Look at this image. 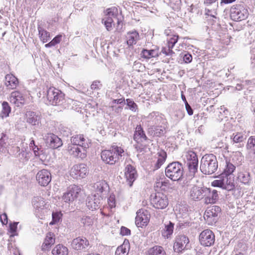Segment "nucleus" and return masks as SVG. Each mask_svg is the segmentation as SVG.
<instances>
[{"instance_id":"3c124183","label":"nucleus","mask_w":255,"mask_h":255,"mask_svg":"<svg viewBox=\"0 0 255 255\" xmlns=\"http://www.w3.org/2000/svg\"><path fill=\"white\" fill-rule=\"evenodd\" d=\"M127 104L128 106L129 109L132 111L135 112L137 109V105L131 99H128L126 100Z\"/></svg>"},{"instance_id":"864d4df0","label":"nucleus","mask_w":255,"mask_h":255,"mask_svg":"<svg viewBox=\"0 0 255 255\" xmlns=\"http://www.w3.org/2000/svg\"><path fill=\"white\" fill-rule=\"evenodd\" d=\"M62 199L65 202H72L75 199L73 197L72 194H69L67 192L63 194Z\"/></svg>"},{"instance_id":"0e129e2a","label":"nucleus","mask_w":255,"mask_h":255,"mask_svg":"<svg viewBox=\"0 0 255 255\" xmlns=\"http://www.w3.org/2000/svg\"><path fill=\"white\" fill-rule=\"evenodd\" d=\"M190 223L188 222H184V221H179L178 227L180 229H183L189 226Z\"/></svg>"},{"instance_id":"a19ab883","label":"nucleus","mask_w":255,"mask_h":255,"mask_svg":"<svg viewBox=\"0 0 255 255\" xmlns=\"http://www.w3.org/2000/svg\"><path fill=\"white\" fill-rule=\"evenodd\" d=\"M81 190V189L80 186L76 185H72L68 188L66 192L69 194H72L73 197L76 199L78 197Z\"/></svg>"},{"instance_id":"6e6552de","label":"nucleus","mask_w":255,"mask_h":255,"mask_svg":"<svg viewBox=\"0 0 255 255\" xmlns=\"http://www.w3.org/2000/svg\"><path fill=\"white\" fill-rule=\"evenodd\" d=\"M147 128L159 125L164 121L163 115L157 112H153L150 113L145 118Z\"/></svg>"},{"instance_id":"c756f323","label":"nucleus","mask_w":255,"mask_h":255,"mask_svg":"<svg viewBox=\"0 0 255 255\" xmlns=\"http://www.w3.org/2000/svg\"><path fill=\"white\" fill-rule=\"evenodd\" d=\"M174 224L171 222L168 224H165L164 228L161 230L162 236L166 239H168L171 237L173 233Z\"/></svg>"},{"instance_id":"393cba45","label":"nucleus","mask_w":255,"mask_h":255,"mask_svg":"<svg viewBox=\"0 0 255 255\" xmlns=\"http://www.w3.org/2000/svg\"><path fill=\"white\" fill-rule=\"evenodd\" d=\"M133 139L137 142H141L148 139L147 137L140 125H137L133 135Z\"/></svg>"},{"instance_id":"e2e57ef3","label":"nucleus","mask_w":255,"mask_h":255,"mask_svg":"<svg viewBox=\"0 0 255 255\" xmlns=\"http://www.w3.org/2000/svg\"><path fill=\"white\" fill-rule=\"evenodd\" d=\"M0 220L3 225H6L7 224V216L5 213L0 216Z\"/></svg>"},{"instance_id":"412c9836","label":"nucleus","mask_w":255,"mask_h":255,"mask_svg":"<svg viewBox=\"0 0 255 255\" xmlns=\"http://www.w3.org/2000/svg\"><path fill=\"white\" fill-rule=\"evenodd\" d=\"M102 200V199L99 197L96 198L95 195L89 196L87 198L86 205L91 210H96L100 208Z\"/></svg>"},{"instance_id":"4468645a","label":"nucleus","mask_w":255,"mask_h":255,"mask_svg":"<svg viewBox=\"0 0 255 255\" xmlns=\"http://www.w3.org/2000/svg\"><path fill=\"white\" fill-rule=\"evenodd\" d=\"M36 179L39 185L42 186H46L51 181V173L48 170L42 169L37 173Z\"/></svg>"},{"instance_id":"37998d69","label":"nucleus","mask_w":255,"mask_h":255,"mask_svg":"<svg viewBox=\"0 0 255 255\" xmlns=\"http://www.w3.org/2000/svg\"><path fill=\"white\" fill-rule=\"evenodd\" d=\"M194 161L192 162H187V166L190 174L192 175L197 172L198 167V159L195 160L194 159Z\"/></svg>"},{"instance_id":"dca6fc26","label":"nucleus","mask_w":255,"mask_h":255,"mask_svg":"<svg viewBox=\"0 0 255 255\" xmlns=\"http://www.w3.org/2000/svg\"><path fill=\"white\" fill-rule=\"evenodd\" d=\"M125 176L129 186H131L137 177L135 168L130 164H128L125 169Z\"/></svg>"},{"instance_id":"9b49d317","label":"nucleus","mask_w":255,"mask_h":255,"mask_svg":"<svg viewBox=\"0 0 255 255\" xmlns=\"http://www.w3.org/2000/svg\"><path fill=\"white\" fill-rule=\"evenodd\" d=\"M46 146L52 149H56L61 147L62 144V141L57 135L48 133L44 138Z\"/></svg>"},{"instance_id":"69168bd1","label":"nucleus","mask_w":255,"mask_h":255,"mask_svg":"<svg viewBox=\"0 0 255 255\" xmlns=\"http://www.w3.org/2000/svg\"><path fill=\"white\" fill-rule=\"evenodd\" d=\"M185 108L189 115L191 116L193 114V111L187 101L185 103Z\"/></svg>"},{"instance_id":"20e7f679","label":"nucleus","mask_w":255,"mask_h":255,"mask_svg":"<svg viewBox=\"0 0 255 255\" xmlns=\"http://www.w3.org/2000/svg\"><path fill=\"white\" fill-rule=\"evenodd\" d=\"M166 177L172 181L180 180L183 175V167L182 164L178 161L169 163L165 169Z\"/></svg>"},{"instance_id":"bb28decb","label":"nucleus","mask_w":255,"mask_h":255,"mask_svg":"<svg viewBox=\"0 0 255 255\" xmlns=\"http://www.w3.org/2000/svg\"><path fill=\"white\" fill-rule=\"evenodd\" d=\"M127 44L129 46L135 45L139 39V35L136 31H129L126 35Z\"/></svg>"},{"instance_id":"2eb2a0df","label":"nucleus","mask_w":255,"mask_h":255,"mask_svg":"<svg viewBox=\"0 0 255 255\" xmlns=\"http://www.w3.org/2000/svg\"><path fill=\"white\" fill-rule=\"evenodd\" d=\"M208 188L194 186L190 190V197L193 200H200L204 197V193L208 192Z\"/></svg>"},{"instance_id":"1a4fd4ad","label":"nucleus","mask_w":255,"mask_h":255,"mask_svg":"<svg viewBox=\"0 0 255 255\" xmlns=\"http://www.w3.org/2000/svg\"><path fill=\"white\" fill-rule=\"evenodd\" d=\"M151 203L154 208L163 209L168 205V199L167 196L163 193H157L151 199Z\"/></svg>"},{"instance_id":"6e6d98bb","label":"nucleus","mask_w":255,"mask_h":255,"mask_svg":"<svg viewBox=\"0 0 255 255\" xmlns=\"http://www.w3.org/2000/svg\"><path fill=\"white\" fill-rule=\"evenodd\" d=\"M244 139V136L241 133H238L233 138V141L236 143L241 142Z\"/></svg>"},{"instance_id":"e433bc0d","label":"nucleus","mask_w":255,"mask_h":255,"mask_svg":"<svg viewBox=\"0 0 255 255\" xmlns=\"http://www.w3.org/2000/svg\"><path fill=\"white\" fill-rule=\"evenodd\" d=\"M38 30L40 40L43 43H46L50 39V33L40 25L38 26Z\"/></svg>"},{"instance_id":"f3484780","label":"nucleus","mask_w":255,"mask_h":255,"mask_svg":"<svg viewBox=\"0 0 255 255\" xmlns=\"http://www.w3.org/2000/svg\"><path fill=\"white\" fill-rule=\"evenodd\" d=\"M13 153L14 156L22 163L27 162L30 157V153L26 151L24 147L20 148L18 146L13 147Z\"/></svg>"},{"instance_id":"423d86ee","label":"nucleus","mask_w":255,"mask_h":255,"mask_svg":"<svg viewBox=\"0 0 255 255\" xmlns=\"http://www.w3.org/2000/svg\"><path fill=\"white\" fill-rule=\"evenodd\" d=\"M221 211V209L219 206H213L205 211L204 217L208 225H212L217 222L218 215Z\"/></svg>"},{"instance_id":"aec40b11","label":"nucleus","mask_w":255,"mask_h":255,"mask_svg":"<svg viewBox=\"0 0 255 255\" xmlns=\"http://www.w3.org/2000/svg\"><path fill=\"white\" fill-rule=\"evenodd\" d=\"M80 147V146L70 144L68 145L67 150L70 155L83 159L86 157V153Z\"/></svg>"},{"instance_id":"7c9ffc66","label":"nucleus","mask_w":255,"mask_h":255,"mask_svg":"<svg viewBox=\"0 0 255 255\" xmlns=\"http://www.w3.org/2000/svg\"><path fill=\"white\" fill-rule=\"evenodd\" d=\"M27 122L32 125H36L38 124L39 121V117L36 113L32 111H28L26 113Z\"/></svg>"},{"instance_id":"5701e85b","label":"nucleus","mask_w":255,"mask_h":255,"mask_svg":"<svg viewBox=\"0 0 255 255\" xmlns=\"http://www.w3.org/2000/svg\"><path fill=\"white\" fill-rule=\"evenodd\" d=\"M208 192L204 193V197H205V203L213 204L216 202L219 199L218 191L216 190H211L208 188Z\"/></svg>"},{"instance_id":"7ed1b4c3","label":"nucleus","mask_w":255,"mask_h":255,"mask_svg":"<svg viewBox=\"0 0 255 255\" xmlns=\"http://www.w3.org/2000/svg\"><path fill=\"white\" fill-rule=\"evenodd\" d=\"M45 95L47 101L46 104L58 106L63 104L64 101V94L54 87H46Z\"/></svg>"},{"instance_id":"c9c22d12","label":"nucleus","mask_w":255,"mask_h":255,"mask_svg":"<svg viewBox=\"0 0 255 255\" xmlns=\"http://www.w3.org/2000/svg\"><path fill=\"white\" fill-rule=\"evenodd\" d=\"M52 253L53 255H68V250L66 247L58 245L52 250Z\"/></svg>"},{"instance_id":"79ce46f5","label":"nucleus","mask_w":255,"mask_h":255,"mask_svg":"<svg viewBox=\"0 0 255 255\" xmlns=\"http://www.w3.org/2000/svg\"><path fill=\"white\" fill-rule=\"evenodd\" d=\"M2 109L0 114V117L3 119L9 116V114L11 112V108L6 102H3L2 103Z\"/></svg>"},{"instance_id":"4be33fe9","label":"nucleus","mask_w":255,"mask_h":255,"mask_svg":"<svg viewBox=\"0 0 255 255\" xmlns=\"http://www.w3.org/2000/svg\"><path fill=\"white\" fill-rule=\"evenodd\" d=\"M71 142L72 144L80 146L83 149L84 151H85V149L89 146L86 139L82 134L72 136L71 138Z\"/></svg>"},{"instance_id":"c85d7f7f","label":"nucleus","mask_w":255,"mask_h":255,"mask_svg":"<svg viewBox=\"0 0 255 255\" xmlns=\"http://www.w3.org/2000/svg\"><path fill=\"white\" fill-rule=\"evenodd\" d=\"M224 180L223 189L228 191H231L235 188L234 181L231 176L221 175Z\"/></svg>"},{"instance_id":"4c0bfd02","label":"nucleus","mask_w":255,"mask_h":255,"mask_svg":"<svg viewBox=\"0 0 255 255\" xmlns=\"http://www.w3.org/2000/svg\"><path fill=\"white\" fill-rule=\"evenodd\" d=\"M0 138V151L5 153L7 151V147L8 146V137L6 134L1 133Z\"/></svg>"},{"instance_id":"2f4dec72","label":"nucleus","mask_w":255,"mask_h":255,"mask_svg":"<svg viewBox=\"0 0 255 255\" xmlns=\"http://www.w3.org/2000/svg\"><path fill=\"white\" fill-rule=\"evenodd\" d=\"M129 250L128 241H125L124 243L118 247L116 251V255H128Z\"/></svg>"},{"instance_id":"f03ea898","label":"nucleus","mask_w":255,"mask_h":255,"mask_svg":"<svg viewBox=\"0 0 255 255\" xmlns=\"http://www.w3.org/2000/svg\"><path fill=\"white\" fill-rule=\"evenodd\" d=\"M124 149L117 145H113L109 150H104L101 152V158L106 164L113 165L118 162L122 156Z\"/></svg>"},{"instance_id":"09e8293b","label":"nucleus","mask_w":255,"mask_h":255,"mask_svg":"<svg viewBox=\"0 0 255 255\" xmlns=\"http://www.w3.org/2000/svg\"><path fill=\"white\" fill-rule=\"evenodd\" d=\"M81 222L84 226H90L93 224V219L89 216L83 217L81 219Z\"/></svg>"},{"instance_id":"ea45409f","label":"nucleus","mask_w":255,"mask_h":255,"mask_svg":"<svg viewBox=\"0 0 255 255\" xmlns=\"http://www.w3.org/2000/svg\"><path fill=\"white\" fill-rule=\"evenodd\" d=\"M238 178L241 183L247 185L250 184L251 180L250 174L248 172L239 173Z\"/></svg>"},{"instance_id":"de8ad7c7","label":"nucleus","mask_w":255,"mask_h":255,"mask_svg":"<svg viewBox=\"0 0 255 255\" xmlns=\"http://www.w3.org/2000/svg\"><path fill=\"white\" fill-rule=\"evenodd\" d=\"M61 35H58L55 36L50 42L45 45L47 48L55 46L56 44L59 43L61 40Z\"/></svg>"},{"instance_id":"58836bf2","label":"nucleus","mask_w":255,"mask_h":255,"mask_svg":"<svg viewBox=\"0 0 255 255\" xmlns=\"http://www.w3.org/2000/svg\"><path fill=\"white\" fill-rule=\"evenodd\" d=\"M55 243V238H54L51 233L48 234L45 239L44 242L42 246V250L43 251L48 250L51 245Z\"/></svg>"},{"instance_id":"72a5a7b5","label":"nucleus","mask_w":255,"mask_h":255,"mask_svg":"<svg viewBox=\"0 0 255 255\" xmlns=\"http://www.w3.org/2000/svg\"><path fill=\"white\" fill-rule=\"evenodd\" d=\"M34 208L39 212L44 209L45 205L43 198L40 197H34L32 200Z\"/></svg>"},{"instance_id":"473e14b6","label":"nucleus","mask_w":255,"mask_h":255,"mask_svg":"<svg viewBox=\"0 0 255 255\" xmlns=\"http://www.w3.org/2000/svg\"><path fill=\"white\" fill-rule=\"evenodd\" d=\"M146 255H166V252L162 247L155 246L147 251Z\"/></svg>"},{"instance_id":"b1692460","label":"nucleus","mask_w":255,"mask_h":255,"mask_svg":"<svg viewBox=\"0 0 255 255\" xmlns=\"http://www.w3.org/2000/svg\"><path fill=\"white\" fill-rule=\"evenodd\" d=\"M165 130V127L160 125L147 128L148 134L152 136L160 137L164 134Z\"/></svg>"},{"instance_id":"5fc2aeb1","label":"nucleus","mask_w":255,"mask_h":255,"mask_svg":"<svg viewBox=\"0 0 255 255\" xmlns=\"http://www.w3.org/2000/svg\"><path fill=\"white\" fill-rule=\"evenodd\" d=\"M60 215L58 213H53L52 221L50 223V225H53L58 222L60 220Z\"/></svg>"},{"instance_id":"a878e982","label":"nucleus","mask_w":255,"mask_h":255,"mask_svg":"<svg viewBox=\"0 0 255 255\" xmlns=\"http://www.w3.org/2000/svg\"><path fill=\"white\" fill-rule=\"evenodd\" d=\"M4 84L7 89H14L18 84V81L16 77L12 74H7L5 76Z\"/></svg>"},{"instance_id":"774afa93","label":"nucleus","mask_w":255,"mask_h":255,"mask_svg":"<svg viewBox=\"0 0 255 255\" xmlns=\"http://www.w3.org/2000/svg\"><path fill=\"white\" fill-rule=\"evenodd\" d=\"M102 22L104 24L106 29L108 31H111L113 28V23L108 22H104L102 21Z\"/></svg>"},{"instance_id":"9d476101","label":"nucleus","mask_w":255,"mask_h":255,"mask_svg":"<svg viewBox=\"0 0 255 255\" xmlns=\"http://www.w3.org/2000/svg\"><path fill=\"white\" fill-rule=\"evenodd\" d=\"M215 235L213 232L209 229L202 231L199 235V241L204 246L210 247L215 242Z\"/></svg>"},{"instance_id":"cd10ccee","label":"nucleus","mask_w":255,"mask_h":255,"mask_svg":"<svg viewBox=\"0 0 255 255\" xmlns=\"http://www.w3.org/2000/svg\"><path fill=\"white\" fill-rule=\"evenodd\" d=\"M97 194L106 192L109 189V185L105 180H100L95 183L93 186Z\"/></svg>"},{"instance_id":"a211bd4d","label":"nucleus","mask_w":255,"mask_h":255,"mask_svg":"<svg viewBox=\"0 0 255 255\" xmlns=\"http://www.w3.org/2000/svg\"><path fill=\"white\" fill-rule=\"evenodd\" d=\"M89 246V242L85 238H76L72 241L71 243L72 248L76 250H85Z\"/></svg>"},{"instance_id":"4d7b16f0","label":"nucleus","mask_w":255,"mask_h":255,"mask_svg":"<svg viewBox=\"0 0 255 255\" xmlns=\"http://www.w3.org/2000/svg\"><path fill=\"white\" fill-rule=\"evenodd\" d=\"M170 5L173 9L176 11H178L181 8V1L180 0H176V3L173 4V3L171 2Z\"/></svg>"},{"instance_id":"052dcab7","label":"nucleus","mask_w":255,"mask_h":255,"mask_svg":"<svg viewBox=\"0 0 255 255\" xmlns=\"http://www.w3.org/2000/svg\"><path fill=\"white\" fill-rule=\"evenodd\" d=\"M121 234L123 236H128L130 234V230L125 227H122Z\"/></svg>"},{"instance_id":"f8f14e48","label":"nucleus","mask_w":255,"mask_h":255,"mask_svg":"<svg viewBox=\"0 0 255 255\" xmlns=\"http://www.w3.org/2000/svg\"><path fill=\"white\" fill-rule=\"evenodd\" d=\"M149 214L147 210H139L136 213L135 223L138 227L146 226L149 221Z\"/></svg>"},{"instance_id":"8fccbe9b","label":"nucleus","mask_w":255,"mask_h":255,"mask_svg":"<svg viewBox=\"0 0 255 255\" xmlns=\"http://www.w3.org/2000/svg\"><path fill=\"white\" fill-rule=\"evenodd\" d=\"M186 157L187 162H192V161H194V159H195V160L198 159L197 155H196L195 152L192 151H189L187 153Z\"/></svg>"},{"instance_id":"0eeeda50","label":"nucleus","mask_w":255,"mask_h":255,"mask_svg":"<svg viewBox=\"0 0 255 255\" xmlns=\"http://www.w3.org/2000/svg\"><path fill=\"white\" fill-rule=\"evenodd\" d=\"M88 173L87 165L81 163L74 165L70 170V175L75 179L85 178Z\"/></svg>"},{"instance_id":"338daca9","label":"nucleus","mask_w":255,"mask_h":255,"mask_svg":"<svg viewBox=\"0 0 255 255\" xmlns=\"http://www.w3.org/2000/svg\"><path fill=\"white\" fill-rule=\"evenodd\" d=\"M100 85V81H95L91 85V88L93 90H97L99 89V85Z\"/></svg>"},{"instance_id":"6ab92c4d","label":"nucleus","mask_w":255,"mask_h":255,"mask_svg":"<svg viewBox=\"0 0 255 255\" xmlns=\"http://www.w3.org/2000/svg\"><path fill=\"white\" fill-rule=\"evenodd\" d=\"M9 101L17 107H21L24 105L25 99L21 93L18 91H15L11 93Z\"/></svg>"},{"instance_id":"bf43d9fd","label":"nucleus","mask_w":255,"mask_h":255,"mask_svg":"<svg viewBox=\"0 0 255 255\" xmlns=\"http://www.w3.org/2000/svg\"><path fill=\"white\" fill-rule=\"evenodd\" d=\"M18 223V222H13V223L10 224L9 230L11 233L14 234L15 232H16Z\"/></svg>"},{"instance_id":"f257e3e1","label":"nucleus","mask_w":255,"mask_h":255,"mask_svg":"<svg viewBox=\"0 0 255 255\" xmlns=\"http://www.w3.org/2000/svg\"><path fill=\"white\" fill-rule=\"evenodd\" d=\"M218 167L216 156L213 154H206L201 159L200 169L204 174H212Z\"/></svg>"},{"instance_id":"680f3d73","label":"nucleus","mask_w":255,"mask_h":255,"mask_svg":"<svg viewBox=\"0 0 255 255\" xmlns=\"http://www.w3.org/2000/svg\"><path fill=\"white\" fill-rule=\"evenodd\" d=\"M161 52L163 53H164L166 55H172L174 52L172 50V49L169 48L163 47L162 49Z\"/></svg>"},{"instance_id":"f704fd0d","label":"nucleus","mask_w":255,"mask_h":255,"mask_svg":"<svg viewBox=\"0 0 255 255\" xmlns=\"http://www.w3.org/2000/svg\"><path fill=\"white\" fill-rule=\"evenodd\" d=\"M158 159L155 164L156 169L159 168L161 165L164 163L167 158V154L165 151L160 150L157 153Z\"/></svg>"},{"instance_id":"49530a36","label":"nucleus","mask_w":255,"mask_h":255,"mask_svg":"<svg viewBox=\"0 0 255 255\" xmlns=\"http://www.w3.org/2000/svg\"><path fill=\"white\" fill-rule=\"evenodd\" d=\"M105 13L106 16L117 18V15L118 14V9L116 7L109 8L106 9Z\"/></svg>"},{"instance_id":"603ef678","label":"nucleus","mask_w":255,"mask_h":255,"mask_svg":"<svg viewBox=\"0 0 255 255\" xmlns=\"http://www.w3.org/2000/svg\"><path fill=\"white\" fill-rule=\"evenodd\" d=\"M219 179L218 180H215L211 183V185L213 187H220L223 189V184H224V180H223V178H222V176H221L220 177H219Z\"/></svg>"},{"instance_id":"a18cd8bd","label":"nucleus","mask_w":255,"mask_h":255,"mask_svg":"<svg viewBox=\"0 0 255 255\" xmlns=\"http://www.w3.org/2000/svg\"><path fill=\"white\" fill-rule=\"evenodd\" d=\"M142 56L146 59L154 57L158 55V52L155 50L143 49L141 52Z\"/></svg>"},{"instance_id":"c03bdc74","label":"nucleus","mask_w":255,"mask_h":255,"mask_svg":"<svg viewBox=\"0 0 255 255\" xmlns=\"http://www.w3.org/2000/svg\"><path fill=\"white\" fill-rule=\"evenodd\" d=\"M235 166L232 163L226 161V167L224 169V172L220 175L230 176L235 170Z\"/></svg>"},{"instance_id":"13d9d810","label":"nucleus","mask_w":255,"mask_h":255,"mask_svg":"<svg viewBox=\"0 0 255 255\" xmlns=\"http://www.w3.org/2000/svg\"><path fill=\"white\" fill-rule=\"evenodd\" d=\"M183 59L186 63H189L192 60V56L190 53H186L183 55Z\"/></svg>"},{"instance_id":"ddd939ff","label":"nucleus","mask_w":255,"mask_h":255,"mask_svg":"<svg viewBox=\"0 0 255 255\" xmlns=\"http://www.w3.org/2000/svg\"><path fill=\"white\" fill-rule=\"evenodd\" d=\"M189 242L188 238L185 235H179L175 240L174 244L173 249L175 252L179 253L185 249H187L188 244Z\"/></svg>"},{"instance_id":"39448f33","label":"nucleus","mask_w":255,"mask_h":255,"mask_svg":"<svg viewBox=\"0 0 255 255\" xmlns=\"http://www.w3.org/2000/svg\"><path fill=\"white\" fill-rule=\"evenodd\" d=\"M249 15L248 9L243 4L233 5L230 9V16L234 21H242Z\"/></svg>"}]
</instances>
